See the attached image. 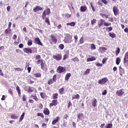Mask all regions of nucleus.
<instances>
[{
	"instance_id": "f257e3e1",
	"label": "nucleus",
	"mask_w": 128,
	"mask_h": 128,
	"mask_svg": "<svg viewBox=\"0 0 128 128\" xmlns=\"http://www.w3.org/2000/svg\"><path fill=\"white\" fill-rule=\"evenodd\" d=\"M68 38H65L64 42L66 44H70L72 42V36L70 35H68Z\"/></svg>"
},
{
	"instance_id": "f03ea898",
	"label": "nucleus",
	"mask_w": 128,
	"mask_h": 128,
	"mask_svg": "<svg viewBox=\"0 0 128 128\" xmlns=\"http://www.w3.org/2000/svg\"><path fill=\"white\" fill-rule=\"evenodd\" d=\"M57 72H58V74H62V72H66V68L62 66H59L57 68Z\"/></svg>"
},
{
	"instance_id": "7ed1b4c3",
	"label": "nucleus",
	"mask_w": 128,
	"mask_h": 128,
	"mask_svg": "<svg viewBox=\"0 0 128 128\" xmlns=\"http://www.w3.org/2000/svg\"><path fill=\"white\" fill-rule=\"evenodd\" d=\"M124 94V89H121L116 91V94L118 96H122Z\"/></svg>"
},
{
	"instance_id": "20e7f679",
	"label": "nucleus",
	"mask_w": 128,
	"mask_h": 128,
	"mask_svg": "<svg viewBox=\"0 0 128 128\" xmlns=\"http://www.w3.org/2000/svg\"><path fill=\"white\" fill-rule=\"evenodd\" d=\"M108 80V78H103L101 80H98V84H106V82Z\"/></svg>"
},
{
	"instance_id": "39448f33",
	"label": "nucleus",
	"mask_w": 128,
	"mask_h": 128,
	"mask_svg": "<svg viewBox=\"0 0 128 128\" xmlns=\"http://www.w3.org/2000/svg\"><path fill=\"white\" fill-rule=\"evenodd\" d=\"M51 40L52 42H51V44H56V42H58V40H56V38L55 36L51 35Z\"/></svg>"
},
{
	"instance_id": "423d86ee",
	"label": "nucleus",
	"mask_w": 128,
	"mask_h": 128,
	"mask_svg": "<svg viewBox=\"0 0 128 128\" xmlns=\"http://www.w3.org/2000/svg\"><path fill=\"white\" fill-rule=\"evenodd\" d=\"M58 106V100H54L52 101V103H50V108H52V106Z\"/></svg>"
},
{
	"instance_id": "0eeeda50",
	"label": "nucleus",
	"mask_w": 128,
	"mask_h": 128,
	"mask_svg": "<svg viewBox=\"0 0 128 128\" xmlns=\"http://www.w3.org/2000/svg\"><path fill=\"white\" fill-rule=\"evenodd\" d=\"M124 64H128V52H127L124 58Z\"/></svg>"
},
{
	"instance_id": "6e6552de",
	"label": "nucleus",
	"mask_w": 128,
	"mask_h": 128,
	"mask_svg": "<svg viewBox=\"0 0 128 128\" xmlns=\"http://www.w3.org/2000/svg\"><path fill=\"white\" fill-rule=\"evenodd\" d=\"M98 50L99 52H100V54H104V52H106V51L108 50V49L106 48L100 47Z\"/></svg>"
},
{
	"instance_id": "1a4fd4ad",
	"label": "nucleus",
	"mask_w": 128,
	"mask_h": 128,
	"mask_svg": "<svg viewBox=\"0 0 128 128\" xmlns=\"http://www.w3.org/2000/svg\"><path fill=\"white\" fill-rule=\"evenodd\" d=\"M23 50L26 54H32V52L30 48H24Z\"/></svg>"
},
{
	"instance_id": "9d476101",
	"label": "nucleus",
	"mask_w": 128,
	"mask_h": 128,
	"mask_svg": "<svg viewBox=\"0 0 128 128\" xmlns=\"http://www.w3.org/2000/svg\"><path fill=\"white\" fill-rule=\"evenodd\" d=\"M11 118L12 120H18L20 117V114H12L10 115Z\"/></svg>"
},
{
	"instance_id": "9b49d317",
	"label": "nucleus",
	"mask_w": 128,
	"mask_h": 128,
	"mask_svg": "<svg viewBox=\"0 0 128 128\" xmlns=\"http://www.w3.org/2000/svg\"><path fill=\"white\" fill-rule=\"evenodd\" d=\"M53 58L56 60H62V56L58 54V55H54L53 56Z\"/></svg>"
},
{
	"instance_id": "f8f14e48",
	"label": "nucleus",
	"mask_w": 128,
	"mask_h": 128,
	"mask_svg": "<svg viewBox=\"0 0 128 128\" xmlns=\"http://www.w3.org/2000/svg\"><path fill=\"white\" fill-rule=\"evenodd\" d=\"M42 8L40 6H36L33 9V11L34 12H38V10H42Z\"/></svg>"
},
{
	"instance_id": "ddd939ff",
	"label": "nucleus",
	"mask_w": 128,
	"mask_h": 128,
	"mask_svg": "<svg viewBox=\"0 0 128 128\" xmlns=\"http://www.w3.org/2000/svg\"><path fill=\"white\" fill-rule=\"evenodd\" d=\"M35 42L37 44H39V46H42V43L40 42L38 38H35Z\"/></svg>"
},
{
	"instance_id": "4468645a",
	"label": "nucleus",
	"mask_w": 128,
	"mask_h": 128,
	"mask_svg": "<svg viewBox=\"0 0 128 128\" xmlns=\"http://www.w3.org/2000/svg\"><path fill=\"white\" fill-rule=\"evenodd\" d=\"M113 12H114V16H116L118 14V7L114 6L113 8Z\"/></svg>"
},
{
	"instance_id": "2eb2a0df",
	"label": "nucleus",
	"mask_w": 128,
	"mask_h": 128,
	"mask_svg": "<svg viewBox=\"0 0 128 128\" xmlns=\"http://www.w3.org/2000/svg\"><path fill=\"white\" fill-rule=\"evenodd\" d=\"M96 104H98V100H96V98L93 99L92 101V106H94V108L96 106Z\"/></svg>"
},
{
	"instance_id": "dca6fc26",
	"label": "nucleus",
	"mask_w": 128,
	"mask_h": 128,
	"mask_svg": "<svg viewBox=\"0 0 128 128\" xmlns=\"http://www.w3.org/2000/svg\"><path fill=\"white\" fill-rule=\"evenodd\" d=\"M88 8L86 6H81L80 8V12H84Z\"/></svg>"
},
{
	"instance_id": "f3484780",
	"label": "nucleus",
	"mask_w": 128,
	"mask_h": 128,
	"mask_svg": "<svg viewBox=\"0 0 128 128\" xmlns=\"http://www.w3.org/2000/svg\"><path fill=\"white\" fill-rule=\"evenodd\" d=\"M44 114L46 115L50 114V110L48 108H45L44 110Z\"/></svg>"
},
{
	"instance_id": "a211bd4d",
	"label": "nucleus",
	"mask_w": 128,
	"mask_h": 128,
	"mask_svg": "<svg viewBox=\"0 0 128 128\" xmlns=\"http://www.w3.org/2000/svg\"><path fill=\"white\" fill-rule=\"evenodd\" d=\"M58 118H60L59 116H57L56 119H54L52 122V124H56L58 122Z\"/></svg>"
},
{
	"instance_id": "6ab92c4d",
	"label": "nucleus",
	"mask_w": 128,
	"mask_h": 128,
	"mask_svg": "<svg viewBox=\"0 0 128 128\" xmlns=\"http://www.w3.org/2000/svg\"><path fill=\"white\" fill-rule=\"evenodd\" d=\"M119 70H120V76H122V74H124V68H122L120 66L119 67Z\"/></svg>"
},
{
	"instance_id": "aec40b11",
	"label": "nucleus",
	"mask_w": 128,
	"mask_h": 128,
	"mask_svg": "<svg viewBox=\"0 0 128 128\" xmlns=\"http://www.w3.org/2000/svg\"><path fill=\"white\" fill-rule=\"evenodd\" d=\"M94 60H96V58H94V56H92L91 58H87L88 62H92Z\"/></svg>"
},
{
	"instance_id": "412c9836",
	"label": "nucleus",
	"mask_w": 128,
	"mask_h": 128,
	"mask_svg": "<svg viewBox=\"0 0 128 128\" xmlns=\"http://www.w3.org/2000/svg\"><path fill=\"white\" fill-rule=\"evenodd\" d=\"M72 76L70 73H68L65 76V80H68V78Z\"/></svg>"
},
{
	"instance_id": "4be33fe9",
	"label": "nucleus",
	"mask_w": 128,
	"mask_h": 128,
	"mask_svg": "<svg viewBox=\"0 0 128 128\" xmlns=\"http://www.w3.org/2000/svg\"><path fill=\"white\" fill-rule=\"evenodd\" d=\"M75 98L78 100V98H80V95L78 94H77L76 95H73L72 96V100H75Z\"/></svg>"
},
{
	"instance_id": "5701e85b",
	"label": "nucleus",
	"mask_w": 128,
	"mask_h": 128,
	"mask_svg": "<svg viewBox=\"0 0 128 128\" xmlns=\"http://www.w3.org/2000/svg\"><path fill=\"white\" fill-rule=\"evenodd\" d=\"M44 12H45V14L47 15L50 14V9L48 8L44 10Z\"/></svg>"
},
{
	"instance_id": "b1692460",
	"label": "nucleus",
	"mask_w": 128,
	"mask_h": 128,
	"mask_svg": "<svg viewBox=\"0 0 128 128\" xmlns=\"http://www.w3.org/2000/svg\"><path fill=\"white\" fill-rule=\"evenodd\" d=\"M108 36H109L111 37L112 38H116V34L114 33L110 32L108 34Z\"/></svg>"
},
{
	"instance_id": "393cba45",
	"label": "nucleus",
	"mask_w": 128,
	"mask_h": 128,
	"mask_svg": "<svg viewBox=\"0 0 128 128\" xmlns=\"http://www.w3.org/2000/svg\"><path fill=\"white\" fill-rule=\"evenodd\" d=\"M78 120L77 122H78L79 120H80V118H82V116H84V114H78Z\"/></svg>"
},
{
	"instance_id": "a878e982",
	"label": "nucleus",
	"mask_w": 128,
	"mask_h": 128,
	"mask_svg": "<svg viewBox=\"0 0 128 128\" xmlns=\"http://www.w3.org/2000/svg\"><path fill=\"white\" fill-rule=\"evenodd\" d=\"M24 112L22 113V114L21 115L20 117V119L19 120V122H20L22 120H24Z\"/></svg>"
},
{
	"instance_id": "bb28decb",
	"label": "nucleus",
	"mask_w": 128,
	"mask_h": 128,
	"mask_svg": "<svg viewBox=\"0 0 128 128\" xmlns=\"http://www.w3.org/2000/svg\"><path fill=\"white\" fill-rule=\"evenodd\" d=\"M120 58H116V64H120Z\"/></svg>"
},
{
	"instance_id": "cd10ccee",
	"label": "nucleus",
	"mask_w": 128,
	"mask_h": 128,
	"mask_svg": "<svg viewBox=\"0 0 128 128\" xmlns=\"http://www.w3.org/2000/svg\"><path fill=\"white\" fill-rule=\"evenodd\" d=\"M90 72V70L89 68H88L85 72H84V75L87 76V74H88Z\"/></svg>"
},
{
	"instance_id": "c85d7f7f",
	"label": "nucleus",
	"mask_w": 128,
	"mask_h": 128,
	"mask_svg": "<svg viewBox=\"0 0 128 128\" xmlns=\"http://www.w3.org/2000/svg\"><path fill=\"white\" fill-rule=\"evenodd\" d=\"M106 128H112V124H106Z\"/></svg>"
},
{
	"instance_id": "c756f323",
	"label": "nucleus",
	"mask_w": 128,
	"mask_h": 128,
	"mask_svg": "<svg viewBox=\"0 0 128 128\" xmlns=\"http://www.w3.org/2000/svg\"><path fill=\"white\" fill-rule=\"evenodd\" d=\"M67 26H76V23H74V22H72L70 23H67Z\"/></svg>"
},
{
	"instance_id": "7c9ffc66",
	"label": "nucleus",
	"mask_w": 128,
	"mask_h": 128,
	"mask_svg": "<svg viewBox=\"0 0 128 128\" xmlns=\"http://www.w3.org/2000/svg\"><path fill=\"white\" fill-rule=\"evenodd\" d=\"M31 98H32L34 100H35L36 102H38V98L36 97V95H31L30 96Z\"/></svg>"
},
{
	"instance_id": "2f4dec72",
	"label": "nucleus",
	"mask_w": 128,
	"mask_h": 128,
	"mask_svg": "<svg viewBox=\"0 0 128 128\" xmlns=\"http://www.w3.org/2000/svg\"><path fill=\"white\" fill-rule=\"evenodd\" d=\"M100 24H98L99 28H100V26H102V24H104V20H102V19H100Z\"/></svg>"
},
{
	"instance_id": "473e14b6",
	"label": "nucleus",
	"mask_w": 128,
	"mask_h": 128,
	"mask_svg": "<svg viewBox=\"0 0 128 128\" xmlns=\"http://www.w3.org/2000/svg\"><path fill=\"white\" fill-rule=\"evenodd\" d=\"M34 88L32 87H29L28 88V92H34Z\"/></svg>"
},
{
	"instance_id": "72a5a7b5",
	"label": "nucleus",
	"mask_w": 128,
	"mask_h": 128,
	"mask_svg": "<svg viewBox=\"0 0 128 128\" xmlns=\"http://www.w3.org/2000/svg\"><path fill=\"white\" fill-rule=\"evenodd\" d=\"M41 76L42 75L40 73L35 74H34V76L35 78H40Z\"/></svg>"
},
{
	"instance_id": "f704fd0d",
	"label": "nucleus",
	"mask_w": 128,
	"mask_h": 128,
	"mask_svg": "<svg viewBox=\"0 0 128 128\" xmlns=\"http://www.w3.org/2000/svg\"><path fill=\"white\" fill-rule=\"evenodd\" d=\"M16 90L18 92V95H20V87L18 86L16 87Z\"/></svg>"
},
{
	"instance_id": "c9c22d12",
	"label": "nucleus",
	"mask_w": 128,
	"mask_h": 128,
	"mask_svg": "<svg viewBox=\"0 0 128 128\" xmlns=\"http://www.w3.org/2000/svg\"><path fill=\"white\" fill-rule=\"evenodd\" d=\"M64 88H61L59 90V92L60 94H64Z\"/></svg>"
},
{
	"instance_id": "e433bc0d",
	"label": "nucleus",
	"mask_w": 128,
	"mask_h": 128,
	"mask_svg": "<svg viewBox=\"0 0 128 128\" xmlns=\"http://www.w3.org/2000/svg\"><path fill=\"white\" fill-rule=\"evenodd\" d=\"M112 27H108L106 28V31L108 32H112Z\"/></svg>"
},
{
	"instance_id": "4c0bfd02",
	"label": "nucleus",
	"mask_w": 128,
	"mask_h": 128,
	"mask_svg": "<svg viewBox=\"0 0 128 128\" xmlns=\"http://www.w3.org/2000/svg\"><path fill=\"white\" fill-rule=\"evenodd\" d=\"M54 80L52 79H50L49 80H48V84H54Z\"/></svg>"
},
{
	"instance_id": "58836bf2",
	"label": "nucleus",
	"mask_w": 128,
	"mask_h": 128,
	"mask_svg": "<svg viewBox=\"0 0 128 128\" xmlns=\"http://www.w3.org/2000/svg\"><path fill=\"white\" fill-rule=\"evenodd\" d=\"M120 48H118L117 50L116 51V56H118L120 54Z\"/></svg>"
},
{
	"instance_id": "ea45409f",
	"label": "nucleus",
	"mask_w": 128,
	"mask_h": 128,
	"mask_svg": "<svg viewBox=\"0 0 128 128\" xmlns=\"http://www.w3.org/2000/svg\"><path fill=\"white\" fill-rule=\"evenodd\" d=\"M32 44V40H28V46H30Z\"/></svg>"
},
{
	"instance_id": "a19ab883",
	"label": "nucleus",
	"mask_w": 128,
	"mask_h": 128,
	"mask_svg": "<svg viewBox=\"0 0 128 128\" xmlns=\"http://www.w3.org/2000/svg\"><path fill=\"white\" fill-rule=\"evenodd\" d=\"M46 11H44L42 16V20H44V18H46Z\"/></svg>"
},
{
	"instance_id": "79ce46f5",
	"label": "nucleus",
	"mask_w": 128,
	"mask_h": 128,
	"mask_svg": "<svg viewBox=\"0 0 128 128\" xmlns=\"http://www.w3.org/2000/svg\"><path fill=\"white\" fill-rule=\"evenodd\" d=\"M58 94H53V99L56 100V98H58Z\"/></svg>"
},
{
	"instance_id": "37998d69",
	"label": "nucleus",
	"mask_w": 128,
	"mask_h": 128,
	"mask_svg": "<svg viewBox=\"0 0 128 128\" xmlns=\"http://www.w3.org/2000/svg\"><path fill=\"white\" fill-rule=\"evenodd\" d=\"M40 96L42 98H44V97L46 96V93L44 92H41L40 94Z\"/></svg>"
},
{
	"instance_id": "c03bdc74",
	"label": "nucleus",
	"mask_w": 128,
	"mask_h": 128,
	"mask_svg": "<svg viewBox=\"0 0 128 128\" xmlns=\"http://www.w3.org/2000/svg\"><path fill=\"white\" fill-rule=\"evenodd\" d=\"M90 48L92 50H96V46H94V44H91Z\"/></svg>"
},
{
	"instance_id": "a18cd8bd",
	"label": "nucleus",
	"mask_w": 128,
	"mask_h": 128,
	"mask_svg": "<svg viewBox=\"0 0 128 128\" xmlns=\"http://www.w3.org/2000/svg\"><path fill=\"white\" fill-rule=\"evenodd\" d=\"M104 24L105 26H110L112 24L105 22H104Z\"/></svg>"
},
{
	"instance_id": "49530a36",
	"label": "nucleus",
	"mask_w": 128,
	"mask_h": 128,
	"mask_svg": "<svg viewBox=\"0 0 128 128\" xmlns=\"http://www.w3.org/2000/svg\"><path fill=\"white\" fill-rule=\"evenodd\" d=\"M45 22H46V24H50V20L48 19V18H45Z\"/></svg>"
},
{
	"instance_id": "de8ad7c7",
	"label": "nucleus",
	"mask_w": 128,
	"mask_h": 128,
	"mask_svg": "<svg viewBox=\"0 0 128 128\" xmlns=\"http://www.w3.org/2000/svg\"><path fill=\"white\" fill-rule=\"evenodd\" d=\"M58 47L60 48V50H64V45L63 44H60Z\"/></svg>"
},
{
	"instance_id": "09e8293b",
	"label": "nucleus",
	"mask_w": 128,
	"mask_h": 128,
	"mask_svg": "<svg viewBox=\"0 0 128 128\" xmlns=\"http://www.w3.org/2000/svg\"><path fill=\"white\" fill-rule=\"evenodd\" d=\"M72 60H73V62H80V60L78 59V58L76 57L73 58Z\"/></svg>"
},
{
	"instance_id": "8fccbe9b",
	"label": "nucleus",
	"mask_w": 128,
	"mask_h": 128,
	"mask_svg": "<svg viewBox=\"0 0 128 128\" xmlns=\"http://www.w3.org/2000/svg\"><path fill=\"white\" fill-rule=\"evenodd\" d=\"M96 19H93V20L91 21V24H96Z\"/></svg>"
},
{
	"instance_id": "3c124183",
	"label": "nucleus",
	"mask_w": 128,
	"mask_h": 128,
	"mask_svg": "<svg viewBox=\"0 0 128 128\" xmlns=\"http://www.w3.org/2000/svg\"><path fill=\"white\" fill-rule=\"evenodd\" d=\"M42 62H43L42 60H38L36 62V64H42Z\"/></svg>"
},
{
	"instance_id": "603ef678",
	"label": "nucleus",
	"mask_w": 128,
	"mask_h": 128,
	"mask_svg": "<svg viewBox=\"0 0 128 128\" xmlns=\"http://www.w3.org/2000/svg\"><path fill=\"white\" fill-rule=\"evenodd\" d=\"M52 80H54V82H56V75H54Z\"/></svg>"
},
{
	"instance_id": "864d4df0",
	"label": "nucleus",
	"mask_w": 128,
	"mask_h": 128,
	"mask_svg": "<svg viewBox=\"0 0 128 128\" xmlns=\"http://www.w3.org/2000/svg\"><path fill=\"white\" fill-rule=\"evenodd\" d=\"M80 44H84V38L82 37L80 40Z\"/></svg>"
},
{
	"instance_id": "5fc2aeb1",
	"label": "nucleus",
	"mask_w": 128,
	"mask_h": 128,
	"mask_svg": "<svg viewBox=\"0 0 128 128\" xmlns=\"http://www.w3.org/2000/svg\"><path fill=\"white\" fill-rule=\"evenodd\" d=\"M36 58L38 60L40 58V55H36Z\"/></svg>"
},
{
	"instance_id": "6e6d98bb",
	"label": "nucleus",
	"mask_w": 128,
	"mask_h": 128,
	"mask_svg": "<svg viewBox=\"0 0 128 128\" xmlns=\"http://www.w3.org/2000/svg\"><path fill=\"white\" fill-rule=\"evenodd\" d=\"M101 1L104 4H108V1L106 0H101Z\"/></svg>"
},
{
	"instance_id": "4d7b16f0",
	"label": "nucleus",
	"mask_w": 128,
	"mask_h": 128,
	"mask_svg": "<svg viewBox=\"0 0 128 128\" xmlns=\"http://www.w3.org/2000/svg\"><path fill=\"white\" fill-rule=\"evenodd\" d=\"M8 32H10V30L6 29L5 30V33L8 34Z\"/></svg>"
},
{
	"instance_id": "13d9d810",
	"label": "nucleus",
	"mask_w": 128,
	"mask_h": 128,
	"mask_svg": "<svg viewBox=\"0 0 128 128\" xmlns=\"http://www.w3.org/2000/svg\"><path fill=\"white\" fill-rule=\"evenodd\" d=\"M38 116H41L42 118H44V114L42 113H38Z\"/></svg>"
},
{
	"instance_id": "bf43d9fd",
	"label": "nucleus",
	"mask_w": 128,
	"mask_h": 128,
	"mask_svg": "<svg viewBox=\"0 0 128 128\" xmlns=\"http://www.w3.org/2000/svg\"><path fill=\"white\" fill-rule=\"evenodd\" d=\"M22 100L24 102H26V96L24 95H23Z\"/></svg>"
},
{
	"instance_id": "052dcab7",
	"label": "nucleus",
	"mask_w": 128,
	"mask_h": 128,
	"mask_svg": "<svg viewBox=\"0 0 128 128\" xmlns=\"http://www.w3.org/2000/svg\"><path fill=\"white\" fill-rule=\"evenodd\" d=\"M90 6L92 8V10H93V12H95L96 11V9H94V6H92V4H90Z\"/></svg>"
},
{
	"instance_id": "680f3d73",
	"label": "nucleus",
	"mask_w": 128,
	"mask_h": 128,
	"mask_svg": "<svg viewBox=\"0 0 128 128\" xmlns=\"http://www.w3.org/2000/svg\"><path fill=\"white\" fill-rule=\"evenodd\" d=\"M20 48H24V44H20L18 46Z\"/></svg>"
},
{
	"instance_id": "e2e57ef3",
	"label": "nucleus",
	"mask_w": 128,
	"mask_h": 128,
	"mask_svg": "<svg viewBox=\"0 0 128 128\" xmlns=\"http://www.w3.org/2000/svg\"><path fill=\"white\" fill-rule=\"evenodd\" d=\"M96 66H102V64L100 63H98L96 64Z\"/></svg>"
},
{
	"instance_id": "0e129e2a",
	"label": "nucleus",
	"mask_w": 128,
	"mask_h": 128,
	"mask_svg": "<svg viewBox=\"0 0 128 128\" xmlns=\"http://www.w3.org/2000/svg\"><path fill=\"white\" fill-rule=\"evenodd\" d=\"M102 94L103 96H106V90H104V92H102Z\"/></svg>"
},
{
	"instance_id": "69168bd1",
	"label": "nucleus",
	"mask_w": 128,
	"mask_h": 128,
	"mask_svg": "<svg viewBox=\"0 0 128 128\" xmlns=\"http://www.w3.org/2000/svg\"><path fill=\"white\" fill-rule=\"evenodd\" d=\"M124 32H128V28H126L124 29Z\"/></svg>"
},
{
	"instance_id": "338daca9",
	"label": "nucleus",
	"mask_w": 128,
	"mask_h": 128,
	"mask_svg": "<svg viewBox=\"0 0 128 128\" xmlns=\"http://www.w3.org/2000/svg\"><path fill=\"white\" fill-rule=\"evenodd\" d=\"M74 38L75 40V42H78V36H74Z\"/></svg>"
},
{
	"instance_id": "774afa93",
	"label": "nucleus",
	"mask_w": 128,
	"mask_h": 128,
	"mask_svg": "<svg viewBox=\"0 0 128 128\" xmlns=\"http://www.w3.org/2000/svg\"><path fill=\"white\" fill-rule=\"evenodd\" d=\"M70 106H72V103L70 102L68 104V108H70Z\"/></svg>"
}]
</instances>
